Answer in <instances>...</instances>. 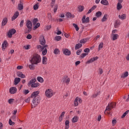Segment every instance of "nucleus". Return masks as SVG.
I'll return each mask as SVG.
<instances>
[{
  "label": "nucleus",
  "instance_id": "f257e3e1",
  "mask_svg": "<svg viewBox=\"0 0 129 129\" xmlns=\"http://www.w3.org/2000/svg\"><path fill=\"white\" fill-rule=\"evenodd\" d=\"M39 94L40 91H37L33 92L31 95L30 97L31 98H33L32 102L34 105V107H36L37 105L40 104V102L41 101V97L39 95Z\"/></svg>",
  "mask_w": 129,
  "mask_h": 129
},
{
  "label": "nucleus",
  "instance_id": "f03ea898",
  "mask_svg": "<svg viewBox=\"0 0 129 129\" xmlns=\"http://www.w3.org/2000/svg\"><path fill=\"white\" fill-rule=\"evenodd\" d=\"M41 56L36 53L33 55L31 59L30 60V63H33V64H35V65H37L39 64V63L41 62Z\"/></svg>",
  "mask_w": 129,
  "mask_h": 129
},
{
  "label": "nucleus",
  "instance_id": "7ed1b4c3",
  "mask_svg": "<svg viewBox=\"0 0 129 129\" xmlns=\"http://www.w3.org/2000/svg\"><path fill=\"white\" fill-rule=\"evenodd\" d=\"M37 81V80H36V78L32 79L28 83L27 85L29 87L31 86L32 88H35L36 87H38V86H40V83H36Z\"/></svg>",
  "mask_w": 129,
  "mask_h": 129
},
{
  "label": "nucleus",
  "instance_id": "20e7f679",
  "mask_svg": "<svg viewBox=\"0 0 129 129\" xmlns=\"http://www.w3.org/2000/svg\"><path fill=\"white\" fill-rule=\"evenodd\" d=\"M115 103H111L109 104H108L107 106L106 107V109L104 111V113L106 112V111H110V110L113 108V106H115L116 105Z\"/></svg>",
  "mask_w": 129,
  "mask_h": 129
},
{
  "label": "nucleus",
  "instance_id": "39448f33",
  "mask_svg": "<svg viewBox=\"0 0 129 129\" xmlns=\"http://www.w3.org/2000/svg\"><path fill=\"white\" fill-rule=\"evenodd\" d=\"M26 27L28 29L27 33H30L32 31L33 28V24L32 22L30 20H27L26 24Z\"/></svg>",
  "mask_w": 129,
  "mask_h": 129
},
{
  "label": "nucleus",
  "instance_id": "423d86ee",
  "mask_svg": "<svg viewBox=\"0 0 129 129\" xmlns=\"http://www.w3.org/2000/svg\"><path fill=\"white\" fill-rule=\"evenodd\" d=\"M15 33H17V30L14 28L12 29L7 33V36L8 38H12V37H13V35H15Z\"/></svg>",
  "mask_w": 129,
  "mask_h": 129
},
{
  "label": "nucleus",
  "instance_id": "0eeeda50",
  "mask_svg": "<svg viewBox=\"0 0 129 129\" xmlns=\"http://www.w3.org/2000/svg\"><path fill=\"white\" fill-rule=\"evenodd\" d=\"M45 95L47 97L49 98H50V97H52L53 95V90L50 89L46 90L45 91Z\"/></svg>",
  "mask_w": 129,
  "mask_h": 129
},
{
  "label": "nucleus",
  "instance_id": "6e6552de",
  "mask_svg": "<svg viewBox=\"0 0 129 129\" xmlns=\"http://www.w3.org/2000/svg\"><path fill=\"white\" fill-rule=\"evenodd\" d=\"M9 46V43H8V41L7 40H5L2 45V48L3 51H6V48H8Z\"/></svg>",
  "mask_w": 129,
  "mask_h": 129
},
{
  "label": "nucleus",
  "instance_id": "1a4fd4ad",
  "mask_svg": "<svg viewBox=\"0 0 129 129\" xmlns=\"http://www.w3.org/2000/svg\"><path fill=\"white\" fill-rule=\"evenodd\" d=\"M63 54L66 56H70L71 55V51L67 48L62 49Z\"/></svg>",
  "mask_w": 129,
  "mask_h": 129
},
{
  "label": "nucleus",
  "instance_id": "9d476101",
  "mask_svg": "<svg viewBox=\"0 0 129 129\" xmlns=\"http://www.w3.org/2000/svg\"><path fill=\"white\" fill-rule=\"evenodd\" d=\"M82 22L83 24H87L88 23H89L90 20H89V17H87L85 15L83 17L82 19Z\"/></svg>",
  "mask_w": 129,
  "mask_h": 129
},
{
  "label": "nucleus",
  "instance_id": "9b49d317",
  "mask_svg": "<svg viewBox=\"0 0 129 129\" xmlns=\"http://www.w3.org/2000/svg\"><path fill=\"white\" fill-rule=\"evenodd\" d=\"M39 42L41 45H42L43 46H44V45L46 44V40H45V37H44V36H40Z\"/></svg>",
  "mask_w": 129,
  "mask_h": 129
},
{
  "label": "nucleus",
  "instance_id": "f8f14e48",
  "mask_svg": "<svg viewBox=\"0 0 129 129\" xmlns=\"http://www.w3.org/2000/svg\"><path fill=\"white\" fill-rule=\"evenodd\" d=\"M17 88L15 87H12L10 88L9 91L11 94H15V93H17Z\"/></svg>",
  "mask_w": 129,
  "mask_h": 129
},
{
  "label": "nucleus",
  "instance_id": "ddd939ff",
  "mask_svg": "<svg viewBox=\"0 0 129 129\" xmlns=\"http://www.w3.org/2000/svg\"><path fill=\"white\" fill-rule=\"evenodd\" d=\"M98 59V56L94 57L91 58L90 60H88L87 63V64H90V63H92L94 62V61H96Z\"/></svg>",
  "mask_w": 129,
  "mask_h": 129
},
{
  "label": "nucleus",
  "instance_id": "4468645a",
  "mask_svg": "<svg viewBox=\"0 0 129 129\" xmlns=\"http://www.w3.org/2000/svg\"><path fill=\"white\" fill-rule=\"evenodd\" d=\"M7 24H8V18L6 17L3 19L2 22V27H5Z\"/></svg>",
  "mask_w": 129,
  "mask_h": 129
},
{
  "label": "nucleus",
  "instance_id": "2eb2a0df",
  "mask_svg": "<svg viewBox=\"0 0 129 129\" xmlns=\"http://www.w3.org/2000/svg\"><path fill=\"white\" fill-rule=\"evenodd\" d=\"M17 75L18 77H20V78H25L26 76L22 73V72H18L17 73Z\"/></svg>",
  "mask_w": 129,
  "mask_h": 129
},
{
  "label": "nucleus",
  "instance_id": "dca6fc26",
  "mask_svg": "<svg viewBox=\"0 0 129 129\" xmlns=\"http://www.w3.org/2000/svg\"><path fill=\"white\" fill-rule=\"evenodd\" d=\"M19 11H16L12 18V21H15L16 19H17V18L19 17Z\"/></svg>",
  "mask_w": 129,
  "mask_h": 129
},
{
  "label": "nucleus",
  "instance_id": "f3484780",
  "mask_svg": "<svg viewBox=\"0 0 129 129\" xmlns=\"http://www.w3.org/2000/svg\"><path fill=\"white\" fill-rule=\"evenodd\" d=\"M66 16L67 17L68 19H73L75 18V15L72 14L70 12L67 13Z\"/></svg>",
  "mask_w": 129,
  "mask_h": 129
},
{
  "label": "nucleus",
  "instance_id": "a211bd4d",
  "mask_svg": "<svg viewBox=\"0 0 129 129\" xmlns=\"http://www.w3.org/2000/svg\"><path fill=\"white\" fill-rule=\"evenodd\" d=\"M21 82V78H16L14 80V85H18Z\"/></svg>",
  "mask_w": 129,
  "mask_h": 129
},
{
  "label": "nucleus",
  "instance_id": "6ab92c4d",
  "mask_svg": "<svg viewBox=\"0 0 129 129\" xmlns=\"http://www.w3.org/2000/svg\"><path fill=\"white\" fill-rule=\"evenodd\" d=\"M111 36L112 37V40L113 41H115V40H117V38H118V34H111Z\"/></svg>",
  "mask_w": 129,
  "mask_h": 129
},
{
  "label": "nucleus",
  "instance_id": "aec40b11",
  "mask_svg": "<svg viewBox=\"0 0 129 129\" xmlns=\"http://www.w3.org/2000/svg\"><path fill=\"white\" fill-rule=\"evenodd\" d=\"M78 119H79V117L78 116H74V117L72 119V122L74 123L75 122H77L78 121Z\"/></svg>",
  "mask_w": 129,
  "mask_h": 129
},
{
  "label": "nucleus",
  "instance_id": "412c9836",
  "mask_svg": "<svg viewBox=\"0 0 129 129\" xmlns=\"http://www.w3.org/2000/svg\"><path fill=\"white\" fill-rule=\"evenodd\" d=\"M68 77H64L62 80H63V82H66V84H69L70 82V78H68L67 80Z\"/></svg>",
  "mask_w": 129,
  "mask_h": 129
},
{
  "label": "nucleus",
  "instance_id": "4be33fe9",
  "mask_svg": "<svg viewBox=\"0 0 129 129\" xmlns=\"http://www.w3.org/2000/svg\"><path fill=\"white\" fill-rule=\"evenodd\" d=\"M47 61V57L43 56L42 57V64H44V65L47 64V63H48V61Z\"/></svg>",
  "mask_w": 129,
  "mask_h": 129
},
{
  "label": "nucleus",
  "instance_id": "5701e85b",
  "mask_svg": "<svg viewBox=\"0 0 129 129\" xmlns=\"http://www.w3.org/2000/svg\"><path fill=\"white\" fill-rule=\"evenodd\" d=\"M116 9H117V11H120V10H121V9H122V5H121V3H117Z\"/></svg>",
  "mask_w": 129,
  "mask_h": 129
},
{
  "label": "nucleus",
  "instance_id": "b1692460",
  "mask_svg": "<svg viewBox=\"0 0 129 129\" xmlns=\"http://www.w3.org/2000/svg\"><path fill=\"white\" fill-rule=\"evenodd\" d=\"M120 25V21L119 20H116L114 24L115 28H117V27H118Z\"/></svg>",
  "mask_w": 129,
  "mask_h": 129
},
{
  "label": "nucleus",
  "instance_id": "393cba45",
  "mask_svg": "<svg viewBox=\"0 0 129 129\" xmlns=\"http://www.w3.org/2000/svg\"><path fill=\"white\" fill-rule=\"evenodd\" d=\"M128 76V72H125L123 74L121 75V78H125Z\"/></svg>",
  "mask_w": 129,
  "mask_h": 129
},
{
  "label": "nucleus",
  "instance_id": "a878e982",
  "mask_svg": "<svg viewBox=\"0 0 129 129\" xmlns=\"http://www.w3.org/2000/svg\"><path fill=\"white\" fill-rule=\"evenodd\" d=\"M101 4L104 6H108L109 5L108 1H107V0H102L101 1Z\"/></svg>",
  "mask_w": 129,
  "mask_h": 129
},
{
  "label": "nucleus",
  "instance_id": "bb28decb",
  "mask_svg": "<svg viewBox=\"0 0 129 129\" xmlns=\"http://www.w3.org/2000/svg\"><path fill=\"white\" fill-rule=\"evenodd\" d=\"M24 9V4H18V11H22Z\"/></svg>",
  "mask_w": 129,
  "mask_h": 129
},
{
  "label": "nucleus",
  "instance_id": "cd10ccee",
  "mask_svg": "<svg viewBox=\"0 0 129 129\" xmlns=\"http://www.w3.org/2000/svg\"><path fill=\"white\" fill-rule=\"evenodd\" d=\"M98 95H100V91L97 92V93H95L92 95V98H96Z\"/></svg>",
  "mask_w": 129,
  "mask_h": 129
},
{
  "label": "nucleus",
  "instance_id": "c85d7f7f",
  "mask_svg": "<svg viewBox=\"0 0 129 129\" xmlns=\"http://www.w3.org/2000/svg\"><path fill=\"white\" fill-rule=\"evenodd\" d=\"M118 18L120 20H125L126 15L125 14H122V15H118Z\"/></svg>",
  "mask_w": 129,
  "mask_h": 129
},
{
  "label": "nucleus",
  "instance_id": "c756f323",
  "mask_svg": "<svg viewBox=\"0 0 129 129\" xmlns=\"http://www.w3.org/2000/svg\"><path fill=\"white\" fill-rule=\"evenodd\" d=\"M82 47V44L78 43L76 44L75 45V50H78V49H80Z\"/></svg>",
  "mask_w": 129,
  "mask_h": 129
},
{
  "label": "nucleus",
  "instance_id": "7c9ffc66",
  "mask_svg": "<svg viewBox=\"0 0 129 129\" xmlns=\"http://www.w3.org/2000/svg\"><path fill=\"white\" fill-rule=\"evenodd\" d=\"M31 64L29 66V68L30 70H35V63H33V62H31Z\"/></svg>",
  "mask_w": 129,
  "mask_h": 129
},
{
  "label": "nucleus",
  "instance_id": "2f4dec72",
  "mask_svg": "<svg viewBox=\"0 0 129 129\" xmlns=\"http://www.w3.org/2000/svg\"><path fill=\"white\" fill-rule=\"evenodd\" d=\"M37 80L38 82H40L41 83H43V82H44V79L41 77H38L37 78Z\"/></svg>",
  "mask_w": 129,
  "mask_h": 129
},
{
  "label": "nucleus",
  "instance_id": "473e14b6",
  "mask_svg": "<svg viewBox=\"0 0 129 129\" xmlns=\"http://www.w3.org/2000/svg\"><path fill=\"white\" fill-rule=\"evenodd\" d=\"M95 16L97 18H100V17H101L102 16V13L100 11H98L96 12Z\"/></svg>",
  "mask_w": 129,
  "mask_h": 129
},
{
  "label": "nucleus",
  "instance_id": "72a5a7b5",
  "mask_svg": "<svg viewBox=\"0 0 129 129\" xmlns=\"http://www.w3.org/2000/svg\"><path fill=\"white\" fill-rule=\"evenodd\" d=\"M107 20V14H105L104 17L101 20V21L103 23V22H105Z\"/></svg>",
  "mask_w": 129,
  "mask_h": 129
},
{
  "label": "nucleus",
  "instance_id": "f704fd0d",
  "mask_svg": "<svg viewBox=\"0 0 129 129\" xmlns=\"http://www.w3.org/2000/svg\"><path fill=\"white\" fill-rule=\"evenodd\" d=\"M73 27H74V28H75L77 32H78V31H79V27H78V25L77 24L74 23L73 24Z\"/></svg>",
  "mask_w": 129,
  "mask_h": 129
},
{
  "label": "nucleus",
  "instance_id": "c9c22d12",
  "mask_svg": "<svg viewBox=\"0 0 129 129\" xmlns=\"http://www.w3.org/2000/svg\"><path fill=\"white\" fill-rule=\"evenodd\" d=\"M65 124H66V128H65V129L69 128V120H66Z\"/></svg>",
  "mask_w": 129,
  "mask_h": 129
},
{
  "label": "nucleus",
  "instance_id": "e433bc0d",
  "mask_svg": "<svg viewBox=\"0 0 129 129\" xmlns=\"http://www.w3.org/2000/svg\"><path fill=\"white\" fill-rule=\"evenodd\" d=\"M54 54H55V55H58V54L60 53V50H59V49L55 48L53 51Z\"/></svg>",
  "mask_w": 129,
  "mask_h": 129
},
{
  "label": "nucleus",
  "instance_id": "4c0bfd02",
  "mask_svg": "<svg viewBox=\"0 0 129 129\" xmlns=\"http://www.w3.org/2000/svg\"><path fill=\"white\" fill-rule=\"evenodd\" d=\"M129 112V110H127V111H126L121 116V118H123V117H125V116H126V114H128Z\"/></svg>",
  "mask_w": 129,
  "mask_h": 129
},
{
  "label": "nucleus",
  "instance_id": "58836bf2",
  "mask_svg": "<svg viewBox=\"0 0 129 129\" xmlns=\"http://www.w3.org/2000/svg\"><path fill=\"white\" fill-rule=\"evenodd\" d=\"M40 26H41V24H40V23H37L36 25L34 27L33 30H36V29H38V28H39Z\"/></svg>",
  "mask_w": 129,
  "mask_h": 129
},
{
  "label": "nucleus",
  "instance_id": "ea45409f",
  "mask_svg": "<svg viewBox=\"0 0 129 129\" xmlns=\"http://www.w3.org/2000/svg\"><path fill=\"white\" fill-rule=\"evenodd\" d=\"M10 119H12L13 121H16V120H17V116H16V115H13L11 116Z\"/></svg>",
  "mask_w": 129,
  "mask_h": 129
},
{
  "label": "nucleus",
  "instance_id": "a19ab883",
  "mask_svg": "<svg viewBox=\"0 0 129 129\" xmlns=\"http://www.w3.org/2000/svg\"><path fill=\"white\" fill-rule=\"evenodd\" d=\"M87 42V39H82L80 41V43L81 44H85V43H86Z\"/></svg>",
  "mask_w": 129,
  "mask_h": 129
},
{
  "label": "nucleus",
  "instance_id": "79ce46f5",
  "mask_svg": "<svg viewBox=\"0 0 129 129\" xmlns=\"http://www.w3.org/2000/svg\"><path fill=\"white\" fill-rule=\"evenodd\" d=\"M39 20L38 19V18H34L33 21V25L35 26V25H36V24H37V22Z\"/></svg>",
  "mask_w": 129,
  "mask_h": 129
},
{
  "label": "nucleus",
  "instance_id": "37998d69",
  "mask_svg": "<svg viewBox=\"0 0 129 129\" xmlns=\"http://www.w3.org/2000/svg\"><path fill=\"white\" fill-rule=\"evenodd\" d=\"M87 55H88V53H82L81 55H80V57L82 58H84V57H85V56H87Z\"/></svg>",
  "mask_w": 129,
  "mask_h": 129
},
{
  "label": "nucleus",
  "instance_id": "c03bdc74",
  "mask_svg": "<svg viewBox=\"0 0 129 129\" xmlns=\"http://www.w3.org/2000/svg\"><path fill=\"white\" fill-rule=\"evenodd\" d=\"M47 54V48H45L42 50V55L45 56Z\"/></svg>",
  "mask_w": 129,
  "mask_h": 129
},
{
  "label": "nucleus",
  "instance_id": "a18cd8bd",
  "mask_svg": "<svg viewBox=\"0 0 129 129\" xmlns=\"http://www.w3.org/2000/svg\"><path fill=\"white\" fill-rule=\"evenodd\" d=\"M78 9L79 10V12H83V10H84V7H83V6H79L78 7Z\"/></svg>",
  "mask_w": 129,
  "mask_h": 129
},
{
  "label": "nucleus",
  "instance_id": "49530a36",
  "mask_svg": "<svg viewBox=\"0 0 129 129\" xmlns=\"http://www.w3.org/2000/svg\"><path fill=\"white\" fill-rule=\"evenodd\" d=\"M103 48V42H101L99 45V50H100V49H102Z\"/></svg>",
  "mask_w": 129,
  "mask_h": 129
},
{
  "label": "nucleus",
  "instance_id": "de8ad7c7",
  "mask_svg": "<svg viewBox=\"0 0 129 129\" xmlns=\"http://www.w3.org/2000/svg\"><path fill=\"white\" fill-rule=\"evenodd\" d=\"M61 39V37L60 36H57L55 37V40L56 41H60Z\"/></svg>",
  "mask_w": 129,
  "mask_h": 129
},
{
  "label": "nucleus",
  "instance_id": "09e8293b",
  "mask_svg": "<svg viewBox=\"0 0 129 129\" xmlns=\"http://www.w3.org/2000/svg\"><path fill=\"white\" fill-rule=\"evenodd\" d=\"M9 123L10 125H14L15 124V122H13V121H12V119H9Z\"/></svg>",
  "mask_w": 129,
  "mask_h": 129
},
{
  "label": "nucleus",
  "instance_id": "8fccbe9b",
  "mask_svg": "<svg viewBox=\"0 0 129 129\" xmlns=\"http://www.w3.org/2000/svg\"><path fill=\"white\" fill-rule=\"evenodd\" d=\"M55 2H56V0H52L51 2V8H53L54 6H55Z\"/></svg>",
  "mask_w": 129,
  "mask_h": 129
},
{
  "label": "nucleus",
  "instance_id": "3c124183",
  "mask_svg": "<svg viewBox=\"0 0 129 129\" xmlns=\"http://www.w3.org/2000/svg\"><path fill=\"white\" fill-rule=\"evenodd\" d=\"M57 10H58V5H55L53 9L54 13H56V12H57Z\"/></svg>",
  "mask_w": 129,
  "mask_h": 129
},
{
  "label": "nucleus",
  "instance_id": "603ef678",
  "mask_svg": "<svg viewBox=\"0 0 129 129\" xmlns=\"http://www.w3.org/2000/svg\"><path fill=\"white\" fill-rule=\"evenodd\" d=\"M56 31H57L56 34L57 35H61V34H62V32H61V31L59 30V28L58 27L57 28Z\"/></svg>",
  "mask_w": 129,
  "mask_h": 129
},
{
  "label": "nucleus",
  "instance_id": "864d4df0",
  "mask_svg": "<svg viewBox=\"0 0 129 129\" xmlns=\"http://www.w3.org/2000/svg\"><path fill=\"white\" fill-rule=\"evenodd\" d=\"M33 9L34 10H38L39 9V5L35 4L33 7Z\"/></svg>",
  "mask_w": 129,
  "mask_h": 129
},
{
  "label": "nucleus",
  "instance_id": "5fc2aeb1",
  "mask_svg": "<svg viewBox=\"0 0 129 129\" xmlns=\"http://www.w3.org/2000/svg\"><path fill=\"white\" fill-rule=\"evenodd\" d=\"M14 100H15V99H9L8 100V102H9V104H12L14 102Z\"/></svg>",
  "mask_w": 129,
  "mask_h": 129
},
{
  "label": "nucleus",
  "instance_id": "6e6d98bb",
  "mask_svg": "<svg viewBox=\"0 0 129 129\" xmlns=\"http://www.w3.org/2000/svg\"><path fill=\"white\" fill-rule=\"evenodd\" d=\"M25 21L24 20H21L20 24V26L22 28L24 26V23Z\"/></svg>",
  "mask_w": 129,
  "mask_h": 129
},
{
  "label": "nucleus",
  "instance_id": "4d7b16f0",
  "mask_svg": "<svg viewBox=\"0 0 129 129\" xmlns=\"http://www.w3.org/2000/svg\"><path fill=\"white\" fill-rule=\"evenodd\" d=\"M84 51L85 52V53H89V52H90V49L89 48H85L84 50Z\"/></svg>",
  "mask_w": 129,
  "mask_h": 129
},
{
  "label": "nucleus",
  "instance_id": "13d9d810",
  "mask_svg": "<svg viewBox=\"0 0 129 129\" xmlns=\"http://www.w3.org/2000/svg\"><path fill=\"white\" fill-rule=\"evenodd\" d=\"M82 52V49H79L77 51V55H80V53Z\"/></svg>",
  "mask_w": 129,
  "mask_h": 129
},
{
  "label": "nucleus",
  "instance_id": "bf43d9fd",
  "mask_svg": "<svg viewBox=\"0 0 129 129\" xmlns=\"http://www.w3.org/2000/svg\"><path fill=\"white\" fill-rule=\"evenodd\" d=\"M116 122H117V121H116V119H113L112 120V123L113 125L116 124Z\"/></svg>",
  "mask_w": 129,
  "mask_h": 129
},
{
  "label": "nucleus",
  "instance_id": "052dcab7",
  "mask_svg": "<svg viewBox=\"0 0 129 129\" xmlns=\"http://www.w3.org/2000/svg\"><path fill=\"white\" fill-rule=\"evenodd\" d=\"M45 28L47 31H49V30H50L52 28V26L51 25L46 26Z\"/></svg>",
  "mask_w": 129,
  "mask_h": 129
},
{
  "label": "nucleus",
  "instance_id": "680f3d73",
  "mask_svg": "<svg viewBox=\"0 0 129 129\" xmlns=\"http://www.w3.org/2000/svg\"><path fill=\"white\" fill-rule=\"evenodd\" d=\"M23 92L24 94L27 95L30 93V91L29 90H25Z\"/></svg>",
  "mask_w": 129,
  "mask_h": 129
},
{
  "label": "nucleus",
  "instance_id": "e2e57ef3",
  "mask_svg": "<svg viewBox=\"0 0 129 129\" xmlns=\"http://www.w3.org/2000/svg\"><path fill=\"white\" fill-rule=\"evenodd\" d=\"M27 39H28V40H31V39H32V35L31 34H28L27 36Z\"/></svg>",
  "mask_w": 129,
  "mask_h": 129
},
{
  "label": "nucleus",
  "instance_id": "0e129e2a",
  "mask_svg": "<svg viewBox=\"0 0 129 129\" xmlns=\"http://www.w3.org/2000/svg\"><path fill=\"white\" fill-rule=\"evenodd\" d=\"M29 47H31V45H27L26 46H24V48H25V49H26V50H29Z\"/></svg>",
  "mask_w": 129,
  "mask_h": 129
},
{
  "label": "nucleus",
  "instance_id": "69168bd1",
  "mask_svg": "<svg viewBox=\"0 0 129 129\" xmlns=\"http://www.w3.org/2000/svg\"><path fill=\"white\" fill-rule=\"evenodd\" d=\"M47 18L49 20H52V15H51V14H48Z\"/></svg>",
  "mask_w": 129,
  "mask_h": 129
},
{
  "label": "nucleus",
  "instance_id": "338daca9",
  "mask_svg": "<svg viewBox=\"0 0 129 129\" xmlns=\"http://www.w3.org/2000/svg\"><path fill=\"white\" fill-rule=\"evenodd\" d=\"M96 8H97V6L95 5V6H93L91 8V10L93 11H94V10H95V9H96Z\"/></svg>",
  "mask_w": 129,
  "mask_h": 129
},
{
  "label": "nucleus",
  "instance_id": "774afa93",
  "mask_svg": "<svg viewBox=\"0 0 129 129\" xmlns=\"http://www.w3.org/2000/svg\"><path fill=\"white\" fill-rule=\"evenodd\" d=\"M23 68H24V67H23V66H18L17 67V69L20 70V69H23Z\"/></svg>",
  "mask_w": 129,
  "mask_h": 129
}]
</instances>
